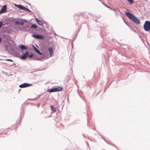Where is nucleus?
<instances>
[{
  "label": "nucleus",
  "mask_w": 150,
  "mask_h": 150,
  "mask_svg": "<svg viewBox=\"0 0 150 150\" xmlns=\"http://www.w3.org/2000/svg\"><path fill=\"white\" fill-rule=\"evenodd\" d=\"M20 22H18V21H16L15 22V24H20Z\"/></svg>",
  "instance_id": "obj_19"
},
{
  "label": "nucleus",
  "mask_w": 150,
  "mask_h": 150,
  "mask_svg": "<svg viewBox=\"0 0 150 150\" xmlns=\"http://www.w3.org/2000/svg\"><path fill=\"white\" fill-rule=\"evenodd\" d=\"M35 20L40 25H43V22L39 20V19L36 18Z\"/></svg>",
  "instance_id": "obj_11"
},
{
  "label": "nucleus",
  "mask_w": 150,
  "mask_h": 150,
  "mask_svg": "<svg viewBox=\"0 0 150 150\" xmlns=\"http://www.w3.org/2000/svg\"><path fill=\"white\" fill-rule=\"evenodd\" d=\"M6 61H8L13 62V61L11 59H6Z\"/></svg>",
  "instance_id": "obj_20"
},
{
  "label": "nucleus",
  "mask_w": 150,
  "mask_h": 150,
  "mask_svg": "<svg viewBox=\"0 0 150 150\" xmlns=\"http://www.w3.org/2000/svg\"><path fill=\"white\" fill-rule=\"evenodd\" d=\"M3 25V22L2 21H0V28Z\"/></svg>",
  "instance_id": "obj_17"
},
{
  "label": "nucleus",
  "mask_w": 150,
  "mask_h": 150,
  "mask_svg": "<svg viewBox=\"0 0 150 150\" xmlns=\"http://www.w3.org/2000/svg\"><path fill=\"white\" fill-rule=\"evenodd\" d=\"M125 15L128 17L130 19L132 20L133 22L135 23L139 24L140 23V21L133 14L129 13L126 12L125 13Z\"/></svg>",
  "instance_id": "obj_1"
},
{
  "label": "nucleus",
  "mask_w": 150,
  "mask_h": 150,
  "mask_svg": "<svg viewBox=\"0 0 150 150\" xmlns=\"http://www.w3.org/2000/svg\"><path fill=\"white\" fill-rule=\"evenodd\" d=\"M51 109L54 112H56V108L54 107L53 105L51 106Z\"/></svg>",
  "instance_id": "obj_13"
},
{
  "label": "nucleus",
  "mask_w": 150,
  "mask_h": 150,
  "mask_svg": "<svg viewBox=\"0 0 150 150\" xmlns=\"http://www.w3.org/2000/svg\"><path fill=\"white\" fill-rule=\"evenodd\" d=\"M29 52H27L26 53L21 57V59H25L28 55H29Z\"/></svg>",
  "instance_id": "obj_7"
},
{
  "label": "nucleus",
  "mask_w": 150,
  "mask_h": 150,
  "mask_svg": "<svg viewBox=\"0 0 150 150\" xmlns=\"http://www.w3.org/2000/svg\"><path fill=\"white\" fill-rule=\"evenodd\" d=\"M32 36L35 38L43 39H44V37L42 35L34 34L32 35Z\"/></svg>",
  "instance_id": "obj_5"
},
{
  "label": "nucleus",
  "mask_w": 150,
  "mask_h": 150,
  "mask_svg": "<svg viewBox=\"0 0 150 150\" xmlns=\"http://www.w3.org/2000/svg\"><path fill=\"white\" fill-rule=\"evenodd\" d=\"M31 28L36 29L37 28V25L35 24H32L31 27Z\"/></svg>",
  "instance_id": "obj_14"
},
{
  "label": "nucleus",
  "mask_w": 150,
  "mask_h": 150,
  "mask_svg": "<svg viewBox=\"0 0 150 150\" xmlns=\"http://www.w3.org/2000/svg\"><path fill=\"white\" fill-rule=\"evenodd\" d=\"M20 24L22 25H23L24 24V23L23 22H21L20 23Z\"/></svg>",
  "instance_id": "obj_18"
},
{
  "label": "nucleus",
  "mask_w": 150,
  "mask_h": 150,
  "mask_svg": "<svg viewBox=\"0 0 150 150\" xmlns=\"http://www.w3.org/2000/svg\"><path fill=\"white\" fill-rule=\"evenodd\" d=\"M34 50L35 51L38 53L40 55H42V53H41L38 49H37L35 47H34Z\"/></svg>",
  "instance_id": "obj_12"
},
{
  "label": "nucleus",
  "mask_w": 150,
  "mask_h": 150,
  "mask_svg": "<svg viewBox=\"0 0 150 150\" xmlns=\"http://www.w3.org/2000/svg\"><path fill=\"white\" fill-rule=\"evenodd\" d=\"M144 28L145 30L149 31L150 30V22L149 21H146L144 24Z\"/></svg>",
  "instance_id": "obj_3"
},
{
  "label": "nucleus",
  "mask_w": 150,
  "mask_h": 150,
  "mask_svg": "<svg viewBox=\"0 0 150 150\" xmlns=\"http://www.w3.org/2000/svg\"><path fill=\"white\" fill-rule=\"evenodd\" d=\"M63 90V88L62 87L57 86L56 87L50 88L47 90V91L50 93L53 92H57L62 91Z\"/></svg>",
  "instance_id": "obj_2"
},
{
  "label": "nucleus",
  "mask_w": 150,
  "mask_h": 150,
  "mask_svg": "<svg viewBox=\"0 0 150 150\" xmlns=\"http://www.w3.org/2000/svg\"><path fill=\"white\" fill-rule=\"evenodd\" d=\"M20 10H23L26 11H28L29 12H31V11L27 8L23 6L20 5H15Z\"/></svg>",
  "instance_id": "obj_4"
},
{
  "label": "nucleus",
  "mask_w": 150,
  "mask_h": 150,
  "mask_svg": "<svg viewBox=\"0 0 150 150\" xmlns=\"http://www.w3.org/2000/svg\"><path fill=\"white\" fill-rule=\"evenodd\" d=\"M105 6H106V7H107V8H110V9L111 10H112V8H111L110 7L108 6H107L106 5H105Z\"/></svg>",
  "instance_id": "obj_21"
},
{
  "label": "nucleus",
  "mask_w": 150,
  "mask_h": 150,
  "mask_svg": "<svg viewBox=\"0 0 150 150\" xmlns=\"http://www.w3.org/2000/svg\"><path fill=\"white\" fill-rule=\"evenodd\" d=\"M32 85L27 83H25L19 85V87L21 88H25L31 86Z\"/></svg>",
  "instance_id": "obj_6"
},
{
  "label": "nucleus",
  "mask_w": 150,
  "mask_h": 150,
  "mask_svg": "<svg viewBox=\"0 0 150 150\" xmlns=\"http://www.w3.org/2000/svg\"><path fill=\"white\" fill-rule=\"evenodd\" d=\"M18 47L22 50H26L27 49V47L23 45H19Z\"/></svg>",
  "instance_id": "obj_9"
},
{
  "label": "nucleus",
  "mask_w": 150,
  "mask_h": 150,
  "mask_svg": "<svg viewBox=\"0 0 150 150\" xmlns=\"http://www.w3.org/2000/svg\"><path fill=\"white\" fill-rule=\"evenodd\" d=\"M48 50L50 52V56L51 57L52 56L53 52L52 48V47H50L49 48Z\"/></svg>",
  "instance_id": "obj_10"
},
{
  "label": "nucleus",
  "mask_w": 150,
  "mask_h": 150,
  "mask_svg": "<svg viewBox=\"0 0 150 150\" xmlns=\"http://www.w3.org/2000/svg\"><path fill=\"white\" fill-rule=\"evenodd\" d=\"M1 38H0V43H1Z\"/></svg>",
  "instance_id": "obj_22"
},
{
  "label": "nucleus",
  "mask_w": 150,
  "mask_h": 150,
  "mask_svg": "<svg viewBox=\"0 0 150 150\" xmlns=\"http://www.w3.org/2000/svg\"><path fill=\"white\" fill-rule=\"evenodd\" d=\"M33 55L34 54H31L29 55V57L30 58H32L33 57Z\"/></svg>",
  "instance_id": "obj_16"
},
{
  "label": "nucleus",
  "mask_w": 150,
  "mask_h": 150,
  "mask_svg": "<svg viewBox=\"0 0 150 150\" xmlns=\"http://www.w3.org/2000/svg\"><path fill=\"white\" fill-rule=\"evenodd\" d=\"M6 5L4 6L0 11V13H4L6 11Z\"/></svg>",
  "instance_id": "obj_8"
},
{
  "label": "nucleus",
  "mask_w": 150,
  "mask_h": 150,
  "mask_svg": "<svg viewBox=\"0 0 150 150\" xmlns=\"http://www.w3.org/2000/svg\"><path fill=\"white\" fill-rule=\"evenodd\" d=\"M130 4H132L133 3V1L132 0H127Z\"/></svg>",
  "instance_id": "obj_15"
}]
</instances>
